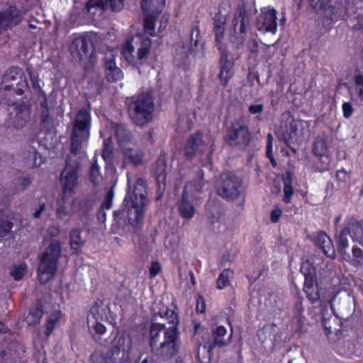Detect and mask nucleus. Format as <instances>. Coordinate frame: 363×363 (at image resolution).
<instances>
[{"mask_svg":"<svg viewBox=\"0 0 363 363\" xmlns=\"http://www.w3.org/2000/svg\"><path fill=\"white\" fill-rule=\"evenodd\" d=\"M178 323L177 313L165 306L155 314L150 328V345L157 356L169 359L176 354Z\"/></svg>","mask_w":363,"mask_h":363,"instance_id":"obj_1","label":"nucleus"},{"mask_svg":"<svg viewBox=\"0 0 363 363\" xmlns=\"http://www.w3.org/2000/svg\"><path fill=\"white\" fill-rule=\"evenodd\" d=\"M303 291L311 303H315L319 299L328 301L334 314L336 311H350L352 303L354 301V298L346 291H334L328 289H326V293H324L322 289L318 288L316 279L305 280Z\"/></svg>","mask_w":363,"mask_h":363,"instance_id":"obj_2","label":"nucleus"},{"mask_svg":"<svg viewBox=\"0 0 363 363\" xmlns=\"http://www.w3.org/2000/svg\"><path fill=\"white\" fill-rule=\"evenodd\" d=\"M124 202L130 225L137 226L143 218L147 203L146 186L143 179L137 180L133 191L127 194Z\"/></svg>","mask_w":363,"mask_h":363,"instance_id":"obj_3","label":"nucleus"},{"mask_svg":"<svg viewBox=\"0 0 363 363\" xmlns=\"http://www.w3.org/2000/svg\"><path fill=\"white\" fill-rule=\"evenodd\" d=\"M151 47L149 38L137 35L124 44L121 54L130 65L139 68L147 62Z\"/></svg>","mask_w":363,"mask_h":363,"instance_id":"obj_4","label":"nucleus"},{"mask_svg":"<svg viewBox=\"0 0 363 363\" xmlns=\"http://www.w3.org/2000/svg\"><path fill=\"white\" fill-rule=\"evenodd\" d=\"M91 118L90 111L86 108H81L77 113L73 123L71 136V151L77 154L88 143L90 136Z\"/></svg>","mask_w":363,"mask_h":363,"instance_id":"obj_5","label":"nucleus"},{"mask_svg":"<svg viewBox=\"0 0 363 363\" xmlns=\"http://www.w3.org/2000/svg\"><path fill=\"white\" fill-rule=\"evenodd\" d=\"M61 252L60 241L51 240L42 255L38 267V279L42 284L47 283L55 274Z\"/></svg>","mask_w":363,"mask_h":363,"instance_id":"obj_6","label":"nucleus"},{"mask_svg":"<svg viewBox=\"0 0 363 363\" xmlns=\"http://www.w3.org/2000/svg\"><path fill=\"white\" fill-rule=\"evenodd\" d=\"M281 123V130H277V136L287 145L291 141H299L309 128L307 121L294 119L289 113L283 114Z\"/></svg>","mask_w":363,"mask_h":363,"instance_id":"obj_7","label":"nucleus"},{"mask_svg":"<svg viewBox=\"0 0 363 363\" xmlns=\"http://www.w3.org/2000/svg\"><path fill=\"white\" fill-rule=\"evenodd\" d=\"M115 135L118 145L123 153L125 162L134 164H140L143 158V152L139 150L133 140L131 133L123 125H114Z\"/></svg>","mask_w":363,"mask_h":363,"instance_id":"obj_8","label":"nucleus"},{"mask_svg":"<svg viewBox=\"0 0 363 363\" xmlns=\"http://www.w3.org/2000/svg\"><path fill=\"white\" fill-rule=\"evenodd\" d=\"M154 110L153 99L147 94L139 95L128 107L130 116L138 125H143L151 121Z\"/></svg>","mask_w":363,"mask_h":363,"instance_id":"obj_9","label":"nucleus"},{"mask_svg":"<svg viewBox=\"0 0 363 363\" xmlns=\"http://www.w3.org/2000/svg\"><path fill=\"white\" fill-rule=\"evenodd\" d=\"M242 182L240 178L233 173H224L216 186L218 194L228 200L237 199L241 192Z\"/></svg>","mask_w":363,"mask_h":363,"instance_id":"obj_10","label":"nucleus"},{"mask_svg":"<svg viewBox=\"0 0 363 363\" xmlns=\"http://www.w3.org/2000/svg\"><path fill=\"white\" fill-rule=\"evenodd\" d=\"M79 169V165L77 163L72 164L70 160H66L65 167L60 175L63 200L74 194V189L78 184Z\"/></svg>","mask_w":363,"mask_h":363,"instance_id":"obj_11","label":"nucleus"},{"mask_svg":"<svg viewBox=\"0 0 363 363\" xmlns=\"http://www.w3.org/2000/svg\"><path fill=\"white\" fill-rule=\"evenodd\" d=\"M249 137L248 128L242 117L236 119L232 123L227 135L228 143L232 146L247 143Z\"/></svg>","mask_w":363,"mask_h":363,"instance_id":"obj_12","label":"nucleus"},{"mask_svg":"<svg viewBox=\"0 0 363 363\" xmlns=\"http://www.w3.org/2000/svg\"><path fill=\"white\" fill-rule=\"evenodd\" d=\"M5 83H12L11 86L18 95H22L28 89L27 77L23 71L18 67H12L8 69L4 76Z\"/></svg>","mask_w":363,"mask_h":363,"instance_id":"obj_13","label":"nucleus"},{"mask_svg":"<svg viewBox=\"0 0 363 363\" xmlns=\"http://www.w3.org/2000/svg\"><path fill=\"white\" fill-rule=\"evenodd\" d=\"M257 28L264 33L275 34L277 30V11L270 6L264 8L257 18Z\"/></svg>","mask_w":363,"mask_h":363,"instance_id":"obj_14","label":"nucleus"},{"mask_svg":"<svg viewBox=\"0 0 363 363\" xmlns=\"http://www.w3.org/2000/svg\"><path fill=\"white\" fill-rule=\"evenodd\" d=\"M92 41L90 37L80 36L75 38L70 45L69 50L72 57L79 62L88 58L92 52Z\"/></svg>","mask_w":363,"mask_h":363,"instance_id":"obj_15","label":"nucleus"},{"mask_svg":"<svg viewBox=\"0 0 363 363\" xmlns=\"http://www.w3.org/2000/svg\"><path fill=\"white\" fill-rule=\"evenodd\" d=\"M106 318L105 306L101 304L93 307L91 314L87 318V324L90 332L98 335H104L106 328L101 321Z\"/></svg>","mask_w":363,"mask_h":363,"instance_id":"obj_16","label":"nucleus"},{"mask_svg":"<svg viewBox=\"0 0 363 363\" xmlns=\"http://www.w3.org/2000/svg\"><path fill=\"white\" fill-rule=\"evenodd\" d=\"M194 185L186 184L180 202L178 203V211L180 216L186 220L191 219L195 214L196 210L194 205L190 202L189 196L194 194Z\"/></svg>","mask_w":363,"mask_h":363,"instance_id":"obj_17","label":"nucleus"},{"mask_svg":"<svg viewBox=\"0 0 363 363\" xmlns=\"http://www.w3.org/2000/svg\"><path fill=\"white\" fill-rule=\"evenodd\" d=\"M249 24V18L245 9L240 6L234 16L232 21L233 30L231 34L237 38H242L247 31V26Z\"/></svg>","mask_w":363,"mask_h":363,"instance_id":"obj_18","label":"nucleus"},{"mask_svg":"<svg viewBox=\"0 0 363 363\" xmlns=\"http://www.w3.org/2000/svg\"><path fill=\"white\" fill-rule=\"evenodd\" d=\"M21 20V13L15 7H10L3 13H0V35L6 36L7 28L18 25Z\"/></svg>","mask_w":363,"mask_h":363,"instance_id":"obj_19","label":"nucleus"},{"mask_svg":"<svg viewBox=\"0 0 363 363\" xmlns=\"http://www.w3.org/2000/svg\"><path fill=\"white\" fill-rule=\"evenodd\" d=\"M205 143L203 135L200 132H196L190 135L184 146V155L191 160L196 154L203 151Z\"/></svg>","mask_w":363,"mask_h":363,"instance_id":"obj_20","label":"nucleus"},{"mask_svg":"<svg viewBox=\"0 0 363 363\" xmlns=\"http://www.w3.org/2000/svg\"><path fill=\"white\" fill-rule=\"evenodd\" d=\"M313 241L314 244L322 249L324 254L331 258H335V250L330 238L324 232L319 231L313 235Z\"/></svg>","mask_w":363,"mask_h":363,"instance_id":"obj_21","label":"nucleus"},{"mask_svg":"<svg viewBox=\"0 0 363 363\" xmlns=\"http://www.w3.org/2000/svg\"><path fill=\"white\" fill-rule=\"evenodd\" d=\"M105 73L109 82H117L123 78V72L120 68L116 67L115 55L113 51H109L105 57Z\"/></svg>","mask_w":363,"mask_h":363,"instance_id":"obj_22","label":"nucleus"},{"mask_svg":"<svg viewBox=\"0 0 363 363\" xmlns=\"http://www.w3.org/2000/svg\"><path fill=\"white\" fill-rule=\"evenodd\" d=\"M226 17L220 12L216 13L213 20V31L215 35L216 43L221 50V43L225 35Z\"/></svg>","mask_w":363,"mask_h":363,"instance_id":"obj_23","label":"nucleus"},{"mask_svg":"<svg viewBox=\"0 0 363 363\" xmlns=\"http://www.w3.org/2000/svg\"><path fill=\"white\" fill-rule=\"evenodd\" d=\"M345 225L351 231L350 236L352 240L363 246V221L348 218L345 220Z\"/></svg>","mask_w":363,"mask_h":363,"instance_id":"obj_24","label":"nucleus"},{"mask_svg":"<svg viewBox=\"0 0 363 363\" xmlns=\"http://www.w3.org/2000/svg\"><path fill=\"white\" fill-rule=\"evenodd\" d=\"M233 74V63L228 60V55L221 50L220 79L223 85H226Z\"/></svg>","mask_w":363,"mask_h":363,"instance_id":"obj_25","label":"nucleus"},{"mask_svg":"<svg viewBox=\"0 0 363 363\" xmlns=\"http://www.w3.org/2000/svg\"><path fill=\"white\" fill-rule=\"evenodd\" d=\"M30 116L29 107L25 104L15 107L13 125L16 128L23 127L28 121Z\"/></svg>","mask_w":363,"mask_h":363,"instance_id":"obj_26","label":"nucleus"},{"mask_svg":"<svg viewBox=\"0 0 363 363\" xmlns=\"http://www.w3.org/2000/svg\"><path fill=\"white\" fill-rule=\"evenodd\" d=\"M350 229L345 225L337 238V250L343 259L346 260L350 258V254L346 252V249L349 246L347 235H350Z\"/></svg>","mask_w":363,"mask_h":363,"instance_id":"obj_27","label":"nucleus"},{"mask_svg":"<svg viewBox=\"0 0 363 363\" xmlns=\"http://www.w3.org/2000/svg\"><path fill=\"white\" fill-rule=\"evenodd\" d=\"M165 0H142L141 7L144 14L158 15L162 12Z\"/></svg>","mask_w":363,"mask_h":363,"instance_id":"obj_28","label":"nucleus"},{"mask_svg":"<svg viewBox=\"0 0 363 363\" xmlns=\"http://www.w3.org/2000/svg\"><path fill=\"white\" fill-rule=\"evenodd\" d=\"M132 347V339L130 335L125 333L122 332L118 333L114 343L116 348L113 352L114 354H118L121 351H129Z\"/></svg>","mask_w":363,"mask_h":363,"instance_id":"obj_29","label":"nucleus"},{"mask_svg":"<svg viewBox=\"0 0 363 363\" xmlns=\"http://www.w3.org/2000/svg\"><path fill=\"white\" fill-rule=\"evenodd\" d=\"M330 140L327 136H318L314 142L313 152L315 155L323 157L328 152Z\"/></svg>","mask_w":363,"mask_h":363,"instance_id":"obj_30","label":"nucleus"},{"mask_svg":"<svg viewBox=\"0 0 363 363\" xmlns=\"http://www.w3.org/2000/svg\"><path fill=\"white\" fill-rule=\"evenodd\" d=\"M107 5V0H89L86 10L91 16H100L103 13Z\"/></svg>","mask_w":363,"mask_h":363,"instance_id":"obj_31","label":"nucleus"},{"mask_svg":"<svg viewBox=\"0 0 363 363\" xmlns=\"http://www.w3.org/2000/svg\"><path fill=\"white\" fill-rule=\"evenodd\" d=\"M214 343L220 347L227 345L230 342L231 334L227 336V330L224 326L219 325L213 331Z\"/></svg>","mask_w":363,"mask_h":363,"instance_id":"obj_32","label":"nucleus"},{"mask_svg":"<svg viewBox=\"0 0 363 363\" xmlns=\"http://www.w3.org/2000/svg\"><path fill=\"white\" fill-rule=\"evenodd\" d=\"M353 81V92L357 96V99L363 102V72L358 69L355 70Z\"/></svg>","mask_w":363,"mask_h":363,"instance_id":"obj_33","label":"nucleus"},{"mask_svg":"<svg viewBox=\"0 0 363 363\" xmlns=\"http://www.w3.org/2000/svg\"><path fill=\"white\" fill-rule=\"evenodd\" d=\"M26 162L31 167H37L43 163V159L35 147H29L26 152Z\"/></svg>","mask_w":363,"mask_h":363,"instance_id":"obj_34","label":"nucleus"},{"mask_svg":"<svg viewBox=\"0 0 363 363\" xmlns=\"http://www.w3.org/2000/svg\"><path fill=\"white\" fill-rule=\"evenodd\" d=\"M81 230L77 228L72 230L69 233L70 247L75 253H78L84 245V241L81 238Z\"/></svg>","mask_w":363,"mask_h":363,"instance_id":"obj_35","label":"nucleus"},{"mask_svg":"<svg viewBox=\"0 0 363 363\" xmlns=\"http://www.w3.org/2000/svg\"><path fill=\"white\" fill-rule=\"evenodd\" d=\"M114 352L95 351L91 355L92 363H115Z\"/></svg>","mask_w":363,"mask_h":363,"instance_id":"obj_36","label":"nucleus"},{"mask_svg":"<svg viewBox=\"0 0 363 363\" xmlns=\"http://www.w3.org/2000/svg\"><path fill=\"white\" fill-rule=\"evenodd\" d=\"M213 346L210 343L200 345L197 350V358L201 363H209L211 359Z\"/></svg>","mask_w":363,"mask_h":363,"instance_id":"obj_37","label":"nucleus"},{"mask_svg":"<svg viewBox=\"0 0 363 363\" xmlns=\"http://www.w3.org/2000/svg\"><path fill=\"white\" fill-rule=\"evenodd\" d=\"M233 271L230 269H225L218 276L216 281V288L222 290L227 287L231 279L233 277Z\"/></svg>","mask_w":363,"mask_h":363,"instance_id":"obj_38","label":"nucleus"},{"mask_svg":"<svg viewBox=\"0 0 363 363\" xmlns=\"http://www.w3.org/2000/svg\"><path fill=\"white\" fill-rule=\"evenodd\" d=\"M43 312L41 306H37L30 308L29 313L26 317L28 325H34L38 324L43 317Z\"/></svg>","mask_w":363,"mask_h":363,"instance_id":"obj_39","label":"nucleus"},{"mask_svg":"<svg viewBox=\"0 0 363 363\" xmlns=\"http://www.w3.org/2000/svg\"><path fill=\"white\" fill-rule=\"evenodd\" d=\"M300 270L304 276L305 280L315 279V267L312 260L308 259L303 262Z\"/></svg>","mask_w":363,"mask_h":363,"instance_id":"obj_40","label":"nucleus"},{"mask_svg":"<svg viewBox=\"0 0 363 363\" xmlns=\"http://www.w3.org/2000/svg\"><path fill=\"white\" fill-rule=\"evenodd\" d=\"M27 266L24 263L14 264L10 269V274L16 281L21 280L24 276Z\"/></svg>","mask_w":363,"mask_h":363,"instance_id":"obj_41","label":"nucleus"},{"mask_svg":"<svg viewBox=\"0 0 363 363\" xmlns=\"http://www.w3.org/2000/svg\"><path fill=\"white\" fill-rule=\"evenodd\" d=\"M13 223L8 216L0 212V237L4 236L12 228Z\"/></svg>","mask_w":363,"mask_h":363,"instance_id":"obj_42","label":"nucleus"},{"mask_svg":"<svg viewBox=\"0 0 363 363\" xmlns=\"http://www.w3.org/2000/svg\"><path fill=\"white\" fill-rule=\"evenodd\" d=\"M157 15L145 14L144 29L145 33L151 36L155 35V19Z\"/></svg>","mask_w":363,"mask_h":363,"instance_id":"obj_43","label":"nucleus"},{"mask_svg":"<svg viewBox=\"0 0 363 363\" xmlns=\"http://www.w3.org/2000/svg\"><path fill=\"white\" fill-rule=\"evenodd\" d=\"M284 198L283 201L286 203H289L291 201V197L294 195V190L291 186V178L290 176H287L284 180Z\"/></svg>","mask_w":363,"mask_h":363,"instance_id":"obj_44","label":"nucleus"},{"mask_svg":"<svg viewBox=\"0 0 363 363\" xmlns=\"http://www.w3.org/2000/svg\"><path fill=\"white\" fill-rule=\"evenodd\" d=\"M311 6L316 10H329V13H332L333 9L330 6L331 0H308Z\"/></svg>","mask_w":363,"mask_h":363,"instance_id":"obj_45","label":"nucleus"},{"mask_svg":"<svg viewBox=\"0 0 363 363\" xmlns=\"http://www.w3.org/2000/svg\"><path fill=\"white\" fill-rule=\"evenodd\" d=\"M186 184H192L194 185L193 191L194 194L189 196V198H191V201L197 200L199 199V194H201L203 188L204 186V182L203 181L202 177H200L196 182H189Z\"/></svg>","mask_w":363,"mask_h":363,"instance_id":"obj_46","label":"nucleus"},{"mask_svg":"<svg viewBox=\"0 0 363 363\" xmlns=\"http://www.w3.org/2000/svg\"><path fill=\"white\" fill-rule=\"evenodd\" d=\"M89 177L94 184H97L101 179L100 167L96 162H94L90 167Z\"/></svg>","mask_w":363,"mask_h":363,"instance_id":"obj_47","label":"nucleus"},{"mask_svg":"<svg viewBox=\"0 0 363 363\" xmlns=\"http://www.w3.org/2000/svg\"><path fill=\"white\" fill-rule=\"evenodd\" d=\"M60 318V313L56 311L53 313L49 318L46 324L45 334L49 335L55 327L56 323Z\"/></svg>","mask_w":363,"mask_h":363,"instance_id":"obj_48","label":"nucleus"},{"mask_svg":"<svg viewBox=\"0 0 363 363\" xmlns=\"http://www.w3.org/2000/svg\"><path fill=\"white\" fill-rule=\"evenodd\" d=\"M272 148H273V136L271 133H268L267 135V141L266 146V155L269 159L271 164L273 167H276L277 163L272 155Z\"/></svg>","mask_w":363,"mask_h":363,"instance_id":"obj_49","label":"nucleus"},{"mask_svg":"<svg viewBox=\"0 0 363 363\" xmlns=\"http://www.w3.org/2000/svg\"><path fill=\"white\" fill-rule=\"evenodd\" d=\"M339 352L342 355L350 356L354 353V344L348 340L344 342L339 348Z\"/></svg>","mask_w":363,"mask_h":363,"instance_id":"obj_50","label":"nucleus"},{"mask_svg":"<svg viewBox=\"0 0 363 363\" xmlns=\"http://www.w3.org/2000/svg\"><path fill=\"white\" fill-rule=\"evenodd\" d=\"M67 199V198H65V200L62 199V201H59L57 203L56 215L60 219H63L65 216L68 215V212L66 210V207L65 205Z\"/></svg>","mask_w":363,"mask_h":363,"instance_id":"obj_51","label":"nucleus"},{"mask_svg":"<svg viewBox=\"0 0 363 363\" xmlns=\"http://www.w3.org/2000/svg\"><path fill=\"white\" fill-rule=\"evenodd\" d=\"M352 255L354 262L358 264H361L363 263V251L356 247H353L352 248Z\"/></svg>","mask_w":363,"mask_h":363,"instance_id":"obj_52","label":"nucleus"},{"mask_svg":"<svg viewBox=\"0 0 363 363\" xmlns=\"http://www.w3.org/2000/svg\"><path fill=\"white\" fill-rule=\"evenodd\" d=\"M113 197V191L110 189L102 203V208L106 210H109L112 206V199Z\"/></svg>","mask_w":363,"mask_h":363,"instance_id":"obj_53","label":"nucleus"},{"mask_svg":"<svg viewBox=\"0 0 363 363\" xmlns=\"http://www.w3.org/2000/svg\"><path fill=\"white\" fill-rule=\"evenodd\" d=\"M343 116L345 118H350L353 113V107L350 102H345L342 106Z\"/></svg>","mask_w":363,"mask_h":363,"instance_id":"obj_54","label":"nucleus"},{"mask_svg":"<svg viewBox=\"0 0 363 363\" xmlns=\"http://www.w3.org/2000/svg\"><path fill=\"white\" fill-rule=\"evenodd\" d=\"M161 270V265L158 262H153L150 267V276L151 278L156 277Z\"/></svg>","mask_w":363,"mask_h":363,"instance_id":"obj_55","label":"nucleus"},{"mask_svg":"<svg viewBox=\"0 0 363 363\" xmlns=\"http://www.w3.org/2000/svg\"><path fill=\"white\" fill-rule=\"evenodd\" d=\"M125 0H109V4L113 11H121L124 6Z\"/></svg>","mask_w":363,"mask_h":363,"instance_id":"obj_56","label":"nucleus"},{"mask_svg":"<svg viewBox=\"0 0 363 363\" xmlns=\"http://www.w3.org/2000/svg\"><path fill=\"white\" fill-rule=\"evenodd\" d=\"M263 109L264 106L262 104H252L248 108L249 112L252 115L261 113L263 111Z\"/></svg>","mask_w":363,"mask_h":363,"instance_id":"obj_57","label":"nucleus"},{"mask_svg":"<svg viewBox=\"0 0 363 363\" xmlns=\"http://www.w3.org/2000/svg\"><path fill=\"white\" fill-rule=\"evenodd\" d=\"M282 214V211L279 208H276L274 209L271 213V220L272 223H277Z\"/></svg>","mask_w":363,"mask_h":363,"instance_id":"obj_58","label":"nucleus"},{"mask_svg":"<svg viewBox=\"0 0 363 363\" xmlns=\"http://www.w3.org/2000/svg\"><path fill=\"white\" fill-rule=\"evenodd\" d=\"M112 156V146H108V147H104L102 152V157L106 162L111 160Z\"/></svg>","mask_w":363,"mask_h":363,"instance_id":"obj_59","label":"nucleus"},{"mask_svg":"<svg viewBox=\"0 0 363 363\" xmlns=\"http://www.w3.org/2000/svg\"><path fill=\"white\" fill-rule=\"evenodd\" d=\"M45 204L44 203H40L39 205L36 207L35 211L33 213V218H39L42 213L45 211Z\"/></svg>","mask_w":363,"mask_h":363,"instance_id":"obj_60","label":"nucleus"},{"mask_svg":"<svg viewBox=\"0 0 363 363\" xmlns=\"http://www.w3.org/2000/svg\"><path fill=\"white\" fill-rule=\"evenodd\" d=\"M247 48L251 52H257L258 50V43L255 40L251 39L247 42Z\"/></svg>","mask_w":363,"mask_h":363,"instance_id":"obj_61","label":"nucleus"},{"mask_svg":"<svg viewBox=\"0 0 363 363\" xmlns=\"http://www.w3.org/2000/svg\"><path fill=\"white\" fill-rule=\"evenodd\" d=\"M337 179L342 182H346L349 178L348 174L345 171V169H340L337 172L336 174Z\"/></svg>","mask_w":363,"mask_h":363,"instance_id":"obj_62","label":"nucleus"},{"mask_svg":"<svg viewBox=\"0 0 363 363\" xmlns=\"http://www.w3.org/2000/svg\"><path fill=\"white\" fill-rule=\"evenodd\" d=\"M205 303L201 297H199L197 300L196 311L197 313H202L205 311Z\"/></svg>","mask_w":363,"mask_h":363,"instance_id":"obj_63","label":"nucleus"},{"mask_svg":"<svg viewBox=\"0 0 363 363\" xmlns=\"http://www.w3.org/2000/svg\"><path fill=\"white\" fill-rule=\"evenodd\" d=\"M59 232V227L57 225H52L48 230V235L50 237H55L58 235Z\"/></svg>","mask_w":363,"mask_h":363,"instance_id":"obj_64","label":"nucleus"}]
</instances>
